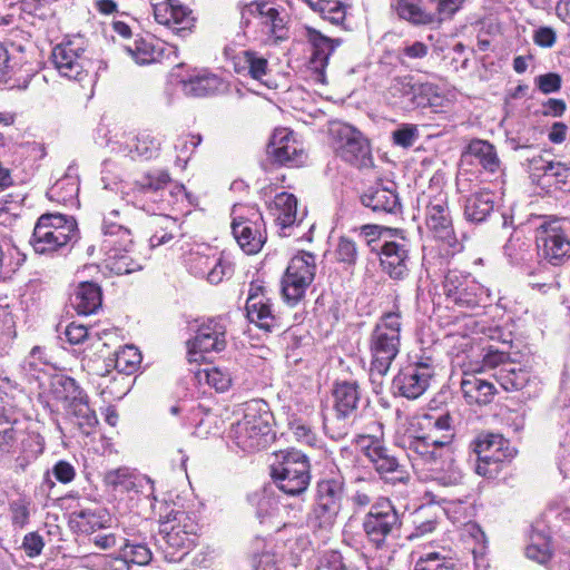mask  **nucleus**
<instances>
[{"label":"nucleus","mask_w":570,"mask_h":570,"mask_svg":"<svg viewBox=\"0 0 570 570\" xmlns=\"http://www.w3.org/2000/svg\"><path fill=\"white\" fill-rule=\"evenodd\" d=\"M105 487L117 494H130L138 493L144 490L145 487L153 489V482L150 479L137 474L135 471L127 466H120L107 471L104 475Z\"/></svg>","instance_id":"25"},{"label":"nucleus","mask_w":570,"mask_h":570,"mask_svg":"<svg viewBox=\"0 0 570 570\" xmlns=\"http://www.w3.org/2000/svg\"><path fill=\"white\" fill-rule=\"evenodd\" d=\"M70 523L82 533H91L98 529L107 527L110 517L101 508H80L70 513Z\"/></svg>","instance_id":"34"},{"label":"nucleus","mask_w":570,"mask_h":570,"mask_svg":"<svg viewBox=\"0 0 570 570\" xmlns=\"http://www.w3.org/2000/svg\"><path fill=\"white\" fill-rule=\"evenodd\" d=\"M183 88L186 95L202 97L213 95L224 88L223 80L208 71H199L188 78L180 77L176 71L171 73Z\"/></svg>","instance_id":"30"},{"label":"nucleus","mask_w":570,"mask_h":570,"mask_svg":"<svg viewBox=\"0 0 570 570\" xmlns=\"http://www.w3.org/2000/svg\"><path fill=\"white\" fill-rule=\"evenodd\" d=\"M194 17L191 14V10L187 7L178 3L174 17L171 18L169 28L177 30L178 32H185L190 30L194 26Z\"/></svg>","instance_id":"64"},{"label":"nucleus","mask_w":570,"mask_h":570,"mask_svg":"<svg viewBox=\"0 0 570 570\" xmlns=\"http://www.w3.org/2000/svg\"><path fill=\"white\" fill-rule=\"evenodd\" d=\"M154 510L159 517V531L170 547L186 549L194 544L199 525L193 512L174 502H161Z\"/></svg>","instance_id":"7"},{"label":"nucleus","mask_w":570,"mask_h":570,"mask_svg":"<svg viewBox=\"0 0 570 570\" xmlns=\"http://www.w3.org/2000/svg\"><path fill=\"white\" fill-rule=\"evenodd\" d=\"M525 556L540 564L546 563L551 557L549 541L541 537H538V541L532 539V542L525 548Z\"/></svg>","instance_id":"62"},{"label":"nucleus","mask_w":570,"mask_h":570,"mask_svg":"<svg viewBox=\"0 0 570 570\" xmlns=\"http://www.w3.org/2000/svg\"><path fill=\"white\" fill-rule=\"evenodd\" d=\"M266 151L276 163L288 167H299L307 159L302 144L288 128L274 130Z\"/></svg>","instance_id":"21"},{"label":"nucleus","mask_w":570,"mask_h":570,"mask_svg":"<svg viewBox=\"0 0 570 570\" xmlns=\"http://www.w3.org/2000/svg\"><path fill=\"white\" fill-rule=\"evenodd\" d=\"M154 224L160 228V230H156L155 234L150 237V245L153 247L164 245L170 242L177 230V220L168 217V216H159L154 219Z\"/></svg>","instance_id":"55"},{"label":"nucleus","mask_w":570,"mask_h":570,"mask_svg":"<svg viewBox=\"0 0 570 570\" xmlns=\"http://www.w3.org/2000/svg\"><path fill=\"white\" fill-rule=\"evenodd\" d=\"M198 380H205L206 383L213 386L218 392H225L232 384V376L227 370L219 367H206L197 373Z\"/></svg>","instance_id":"53"},{"label":"nucleus","mask_w":570,"mask_h":570,"mask_svg":"<svg viewBox=\"0 0 570 570\" xmlns=\"http://www.w3.org/2000/svg\"><path fill=\"white\" fill-rule=\"evenodd\" d=\"M397 16L413 24L438 22L436 14L422 8V0H396L393 4Z\"/></svg>","instance_id":"38"},{"label":"nucleus","mask_w":570,"mask_h":570,"mask_svg":"<svg viewBox=\"0 0 570 570\" xmlns=\"http://www.w3.org/2000/svg\"><path fill=\"white\" fill-rule=\"evenodd\" d=\"M79 191L76 180H56L48 189L47 196L50 200L68 204L72 203Z\"/></svg>","instance_id":"54"},{"label":"nucleus","mask_w":570,"mask_h":570,"mask_svg":"<svg viewBox=\"0 0 570 570\" xmlns=\"http://www.w3.org/2000/svg\"><path fill=\"white\" fill-rule=\"evenodd\" d=\"M466 154L475 157L489 174H495L500 169V159L495 148L487 140H472L466 147Z\"/></svg>","instance_id":"40"},{"label":"nucleus","mask_w":570,"mask_h":570,"mask_svg":"<svg viewBox=\"0 0 570 570\" xmlns=\"http://www.w3.org/2000/svg\"><path fill=\"white\" fill-rule=\"evenodd\" d=\"M11 525L16 530L23 529L30 519V502L26 499L13 500L9 504Z\"/></svg>","instance_id":"59"},{"label":"nucleus","mask_w":570,"mask_h":570,"mask_svg":"<svg viewBox=\"0 0 570 570\" xmlns=\"http://www.w3.org/2000/svg\"><path fill=\"white\" fill-rule=\"evenodd\" d=\"M246 313L250 323L267 333L281 327L279 316L274 312L268 297H247Z\"/></svg>","instance_id":"28"},{"label":"nucleus","mask_w":570,"mask_h":570,"mask_svg":"<svg viewBox=\"0 0 570 570\" xmlns=\"http://www.w3.org/2000/svg\"><path fill=\"white\" fill-rule=\"evenodd\" d=\"M273 456L271 475L279 490L289 495L305 492L311 480L307 456L294 449L273 453Z\"/></svg>","instance_id":"6"},{"label":"nucleus","mask_w":570,"mask_h":570,"mask_svg":"<svg viewBox=\"0 0 570 570\" xmlns=\"http://www.w3.org/2000/svg\"><path fill=\"white\" fill-rule=\"evenodd\" d=\"M22 368L27 375L39 379L41 373L53 368L51 357L43 347L35 346L22 362Z\"/></svg>","instance_id":"44"},{"label":"nucleus","mask_w":570,"mask_h":570,"mask_svg":"<svg viewBox=\"0 0 570 570\" xmlns=\"http://www.w3.org/2000/svg\"><path fill=\"white\" fill-rule=\"evenodd\" d=\"M450 550L428 551L415 562V570H455Z\"/></svg>","instance_id":"47"},{"label":"nucleus","mask_w":570,"mask_h":570,"mask_svg":"<svg viewBox=\"0 0 570 570\" xmlns=\"http://www.w3.org/2000/svg\"><path fill=\"white\" fill-rule=\"evenodd\" d=\"M434 374L432 360L430 357L420 358L400 370L393 380V386L400 395L415 400L426 392Z\"/></svg>","instance_id":"19"},{"label":"nucleus","mask_w":570,"mask_h":570,"mask_svg":"<svg viewBox=\"0 0 570 570\" xmlns=\"http://www.w3.org/2000/svg\"><path fill=\"white\" fill-rule=\"evenodd\" d=\"M265 407L266 404L261 402L247 404L244 416L230 428L229 436L246 452L265 448L271 439L272 415Z\"/></svg>","instance_id":"5"},{"label":"nucleus","mask_w":570,"mask_h":570,"mask_svg":"<svg viewBox=\"0 0 570 570\" xmlns=\"http://www.w3.org/2000/svg\"><path fill=\"white\" fill-rule=\"evenodd\" d=\"M51 58L60 76L71 80L81 81L95 69V62L87 50V41L81 36L57 45Z\"/></svg>","instance_id":"11"},{"label":"nucleus","mask_w":570,"mask_h":570,"mask_svg":"<svg viewBox=\"0 0 570 570\" xmlns=\"http://www.w3.org/2000/svg\"><path fill=\"white\" fill-rule=\"evenodd\" d=\"M269 210L282 236H295L297 239L305 238L308 242L312 240L311 232L313 224L307 226L308 232L306 234L296 232L303 227L306 210L298 212L295 195L287 191L276 194L269 205Z\"/></svg>","instance_id":"17"},{"label":"nucleus","mask_w":570,"mask_h":570,"mask_svg":"<svg viewBox=\"0 0 570 570\" xmlns=\"http://www.w3.org/2000/svg\"><path fill=\"white\" fill-rule=\"evenodd\" d=\"M535 220L539 257L552 266L563 265L570 258V237L564 222L552 216H538Z\"/></svg>","instance_id":"9"},{"label":"nucleus","mask_w":570,"mask_h":570,"mask_svg":"<svg viewBox=\"0 0 570 570\" xmlns=\"http://www.w3.org/2000/svg\"><path fill=\"white\" fill-rule=\"evenodd\" d=\"M351 416L352 415L336 413L335 410H333L332 413L324 415L323 428L325 433L335 441L343 440L350 432Z\"/></svg>","instance_id":"48"},{"label":"nucleus","mask_w":570,"mask_h":570,"mask_svg":"<svg viewBox=\"0 0 570 570\" xmlns=\"http://www.w3.org/2000/svg\"><path fill=\"white\" fill-rule=\"evenodd\" d=\"M438 98L436 87L432 83L415 82L413 85L412 94V109L425 108L434 105V99Z\"/></svg>","instance_id":"58"},{"label":"nucleus","mask_w":570,"mask_h":570,"mask_svg":"<svg viewBox=\"0 0 570 570\" xmlns=\"http://www.w3.org/2000/svg\"><path fill=\"white\" fill-rule=\"evenodd\" d=\"M361 202L373 212L393 213L400 207L399 196L394 180H387V185L375 183L362 195Z\"/></svg>","instance_id":"27"},{"label":"nucleus","mask_w":570,"mask_h":570,"mask_svg":"<svg viewBox=\"0 0 570 570\" xmlns=\"http://www.w3.org/2000/svg\"><path fill=\"white\" fill-rule=\"evenodd\" d=\"M344 482L341 478H331L317 483L316 499L307 514L306 523L314 533H328L342 508Z\"/></svg>","instance_id":"8"},{"label":"nucleus","mask_w":570,"mask_h":570,"mask_svg":"<svg viewBox=\"0 0 570 570\" xmlns=\"http://www.w3.org/2000/svg\"><path fill=\"white\" fill-rule=\"evenodd\" d=\"M77 235V223L61 214L41 215L33 228L31 245L36 253L47 254L67 246Z\"/></svg>","instance_id":"10"},{"label":"nucleus","mask_w":570,"mask_h":570,"mask_svg":"<svg viewBox=\"0 0 570 570\" xmlns=\"http://www.w3.org/2000/svg\"><path fill=\"white\" fill-rule=\"evenodd\" d=\"M335 254L338 262L353 265L357 259V246L354 240L347 237H341Z\"/></svg>","instance_id":"63"},{"label":"nucleus","mask_w":570,"mask_h":570,"mask_svg":"<svg viewBox=\"0 0 570 570\" xmlns=\"http://www.w3.org/2000/svg\"><path fill=\"white\" fill-rule=\"evenodd\" d=\"M139 350L132 345H126L116 353L115 367L127 375L136 372L141 363Z\"/></svg>","instance_id":"51"},{"label":"nucleus","mask_w":570,"mask_h":570,"mask_svg":"<svg viewBox=\"0 0 570 570\" xmlns=\"http://www.w3.org/2000/svg\"><path fill=\"white\" fill-rule=\"evenodd\" d=\"M252 566L254 570H278L275 554L262 538H256L253 542Z\"/></svg>","instance_id":"50"},{"label":"nucleus","mask_w":570,"mask_h":570,"mask_svg":"<svg viewBox=\"0 0 570 570\" xmlns=\"http://www.w3.org/2000/svg\"><path fill=\"white\" fill-rule=\"evenodd\" d=\"M50 393L53 400L60 402L65 410L78 401V399L86 395L78 383L72 377L66 375H56L52 377Z\"/></svg>","instance_id":"36"},{"label":"nucleus","mask_w":570,"mask_h":570,"mask_svg":"<svg viewBox=\"0 0 570 570\" xmlns=\"http://www.w3.org/2000/svg\"><path fill=\"white\" fill-rule=\"evenodd\" d=\"M118 209H110L102 220L101 252L105 254V265L117 275L130 274L142 268L141 262L132 257L134 242L130 229L125 226V219Z\"/></svg>","instance_id":"3"},{"label":"nucleus","mask_w":570,"mask_h":570,"mask_svg":"<svg viewBox=\"0 0 570 570\" xmlns=\"http://www.w3.org/2000/svg\"><path fill=\"white\" fill-rule=\"evenodd\" d=\"M31 456H38L43 451V441L39 435L24 439V431L12 406L0 407V459L13 455L19 445Z\"/></svg>","instance_id":"15"},{"label":"nucleus","mask_w":570,"mask_h":570,"mask_svg":"<svg viewBox=\"0 0 570 570\" xmlns=\"http://www.w3.org/2000/svg\"><path fill=\"white\" fill-rule=\"evenodd\" d=\"M494 207V194L482 189L470 195L464 205V216L473 223L487 219Z\"/></svg>","instance_id":"37"},{"label":"nucleus","mask_w":570,"mask_h":570,"mask_svg":"<svg viewBox=\"0 0 570 570\" xmlns=\"http://www.w3.org/2000/svg\"><path fill=\"white\" fill-rule=\"evenodd\" d=\"M306 38L313 48L309 69L313 71L314 80L318 83H325V68L330 56L340 46V40L331 39L312 27H306Z\"/></svg>","instance_id":"23"},{"label":"nucleus","mask_w":570,"mask_h":570,"mask_svg":"<svg viewBox=\"0 0 570 570\" xmlns=\"http://www.w3.org/2000/svg\"><path fill=\"white\" fill-rule=\"evenodd\" d=\"M362 525L368 541L376 548H383L389 538L399 533L402 521L392 502L381 498L371 505Z\"/></svg>","instance_id":"14"},{"label":"nucleus","mask_w":570,"mask_h":570,"mask_svg":"<svg viewBox=\"0 0 570 570\" xmlns=\"http://www.w3.org/2000/svg\"><path fill=\"white\" fill-rule=\"evenodd\" d=\"M414 81L411 77L395 78L386 92V100L402 109H412Z\"/></svg>","instance_id":"43"},{"label":"nucleus","mask_w":570,"mask_h":570,"mask_svg":"<svg viewBox=\"0 0 570 570\" xmlns=\"http://www.w3.org/2000/svg\"><path fill=\"white\" fill-rule=\"evenodd\" d=\"M495 379L505 391L522 390L530 380V374L525 368L510 362L500 367L495 373Z\"/></svg>","instance_id":"41"},{"label":"nucleus","mask_w":570,"mask_h":570,"mask_svg":"<svg viewBox=\"0 0 570 570\" xmlns=\"http://www.w3.org/2000/svg\"><path fill=\"white\" fill-rule=\"evenodd\" d=\"M401 331V313L393 311L384 313L370 334V380L376 393L380 392L383 377L389 373L393 361L400 353Z\"/></svg>","instance_id":"2"},{"label":"nucleus","mask_w":570,"mask_h":570,"mask_svg":"<svg viewBox=\"0 0 570 570\" xmlns=\"http://www.w3.org/2000/svg\"><path fill=\"white\" fill-rule=\"evenodd\" d=\"M66 411L78 420V425L81 429H91L98 423L95 411L89 406L87 394L68 406Z\"/></svg>","instance_id":"52"},{"label":"nucleus","mask_w":570,"mask_h":570,"mask_svg":"<svg viewBox=\"0 0 570 570\" xmlns=\"http://www.w3.org/2000/svg\"><path fill=\"white\" fill-rule=\"evenodd\" d=\"M410 244L405 238L385 242L380 248L382 269L393 279H404L410 272Z\"/></svg>","instance_id":"22"},{"label":"nucleus","mask_w":570,"mask_h":570,"mask_svg":"<svg viewBox=\"0 0 570 570\" xmlns=\"http://www.w3.org/2000/svg\"><path fill=\"white\" fill-rule=\"evenodd\" d=\"M334 407L336 413L353 415L360 401L358 385L355 381L336 382L333 392Z\"/></svg>","instance_id":"35"},{"label":"nucleus","mask_w":570,"mask_h":570,"mask_svg":"<svg viewBox=\"0 0 570 570\" xmlns=\"http://www.w3.org/2000/svg\"><path fill=\"white\" fill-rule=\"evenodd\" d=\"M200 142V135L188 134L179 137L175 145V148L178 151L177 163H181V166L184 167L187 164L190 154Z\"/></svg>","instance_id":"61"},{"label":"nucleus","mask_w":570,"mask_h":570,"mask_svg":"<svg viewBox=\"0 0 570 570\" xmlns=\"http://www.w3.org/2000/svg\"><path fill=\"white\" fill-rule=\"evenodd\" d=\"M125 50L138 65H148L160 59L161 47L155 45L153 40L139 38L134 40L131 45H126Z\"/></svg>","instance_id":"42"},{"label":"nucleus","mask_w":570,"mask_h":570,"mask_svg":"<svg viewBox=\"0 0 570 570\" xmlns=\"http://www.w3.org/2000/svg\"><path fill=\"white\" fill-rule=\"evenodd\" d=\"M463 397L469 405H487L492 402L497 389L493 383L475 373H464L461 381Z\"/></svg>","instance_id":"29"},{"label":"nucleus","mask_w":570,"mask_h":570,"mask_svg":"<svg viewBox=\"0 0 570 570\" xmlns=\"http://www.w3.org/2000/svg\"><path fill=\"white\" fill-rule=\"evenodd\" d=\"M416 208L424 215L425 225L435 238L450 247L456 244L448 196L439 180H429L428 187L416 198Z\"/></svg>","instance_id":"4"},{"label":"nucleus","mask_w":570,"mask_h":570,"mask_svg":"<svg viewBox=\"0 0 570 570\" xmlns=\"http://www.w3.org/2000/svg\"><path fill=\"white\" fill-rule=\"evenodd\" d=\"M445 294L455 305L474 308L485 305L489 301V291L470 275L449 272L444 281Z\"/></svg>","instance_id":"20"},{"label":"nucleus","mask_w":570,"mask_h":570,"mask_svg":"<svg viewBox=\"0 0 570 570\" xmlns=\"http://www.w3.org/2000/svg\"><path fill=\"white\" fill-rule=\"evenodd\" d=\"M453 429L449 414H425L413 421L396 440L412 466L416 470L432 468L443 455L450 453Z\"/></svg>","instance_id":"1"},{"label":"nucleus","mask_w":570,"mask_h":570,"mask_svg":"<svg viewBox=\"0 0 570 570\" xmlns=\"http://www.w3.org/2000/svg\"><path fill=\"white\" fill-rule=\"evenodd\" d=\"M313 11L333 24H340L346 16L345 6L340 0H302Z\"/></svg>","instance_id":"45"},{"label":"nucleus","mask_w":570,"mask_h":570,"mask_svg":"<svg viewBox=\"0 0 570 570\" xmlns=\"http://www.w3.org/2000/svg\"><path fill=\"white\" fill-rule=\"evenodd\" d=\"M70 302L78 314H94L101 306L100 287L92 282H82L75 288Z\"/></svg>","instance_id":"33"},{"label":"nucleus","mask_w":570,"mask_h":570,"mask_svg":"<svg viewBox=\"0 0 570 570\" xmlns=\"http://www.w3.org/2000/svg\"><path fill=\"white\" fill-rule=\"evenodd\" d=\"M419 137V128L413 124H402L392 132L393 144L402 148L412 147Z\"/></svg>","instance_id":"60"},{"label":"nucleus","mask_w":570,"mask_h":570,"mask_svg":"<svg viewBox=\"0 0 570 570\" xmlns=\"http://www.w3.org/2000/svg\"><path fill=\"white\" fill-rule=\"evenodd\" d=\"M232 218V233L239 247L249 255L258 253L266 240L262 213L255 207L235 205Z\"/></svg>","instance_id":"13"},{"label":"nucleus","mask_w":570,"mask_h":570,"mask_svg":"<svg viewBox=\"0 0 570 570\" xmlns=\"http://www.w3.org/2000/svg\"><path fill=\"white\" fill-rule=\"evenodd\" d=\"M121 556L127 559V563H134L138 566H146L151 560L150 549L142 543H130L127 541L121 548Z\"/></svg>","instance_id":"57"},{"label":"nucleus","mask_w":570,"mask_h":570,"mask_svg":"<svg viewBox=\"0 0 570 570\" xmlns=\"http://www.w3.org/2000/svg\"><path fill=\"white\" fill-rule=\"evenodd\" d=\"M160 146L161 140L159 137L148 131H142L135 137L134 144L128 150V155L132 159L136 157L150 159L158 154Z\"/></svg>","instance_id":"46"},{"label":"nucleus","mask_w":570,"mask_h":570,"mask_svg":"<svg viewBox=\"0 0 570 570\" xmlns=\"http://www.w3.org/2000/svg\"><path fill=\"white\" fill-rule=\"evenodd\" d=\"M234 273V264L228 255L224 253L216 254L213 265L207 275V281L210 284H219L225 278H228Z\"/></svg>","instance_id":"56"},{"label":"nucleus","mask_w":570,"mask_h":570,"mask_svg":"<svg viewBox=\"0 0 570 570\" xmlns=\"http://www.w3.org/2000/svg\"><path fill=\"white\" fill-rule=\"evenodd\" d=\"M330 135L337 155L346 163L360 169L373 166L370 144L361 131L347 124L333 122Z\"/></svg>","instance_id":"12"},{"label":"nucleus","mask_w":570,"mask_h":570,"mask_svg":"<svg viewBox=\"0 0 570 570\" xmlns=\"http://www.w3.org/2000/svg\"><path fill=\"white\" fill-rule=\"evenodd\" d=\"M247 11L256 13L264 31L275 39L285 38L286 35V16L267 2H253L247 7Z\"/></svg>","instance_id":"32"},{"label":"nucleus","mask_w":570,"mask_h":570,"mask_svg":"<svg viewBox=\"0 0 570 570\" xmlns=\"http://www.w3.org/2000/svg\"><path fill=\"white\" fill-rule=\"evenodd\" d=\"M475 452L485 462L503 463L512 460L517 451L501 434L488 433L478 438Z\"/></svg>","instance_id":"26"},{"label":"nucleus","mask_w":570,"mask_h":570,"mask_svg":"<svg viewBox=\"0 0 570 570\" xmlns=\"http://www.w3.org/2000/svg\"><path fill=\"white\" fill-rule=\"evenodd\" d=\"M219 252L213 250L212 248L205 247L202 250L197 249L189 254L188 267L189 271L198 277H206L213 265V261L216 258V254Z\"/></svg>","instance_id":"49"},{"label":"nucleus","mask_w":570,"mask_h":570,"mask_svg":"<svg viewBox=\"0 0 570 570\" xmlns=\"http://www.w3.org/2000/svg\"><path fill=\"white\" fill-rule=\"evenodd\" d=\"M253 500L256 505V518L261 524L276 531L287 525L282 518L284 507L279 504L274 493L264 491L261 494L254 495Z\"/></svg>","instance_id":"31"},{"label":"nucleus","mask_w":570,"mask_h":570,"mask_svg":"<svg viewBox=\"0 0 570 570\" xmlns=\"http://www.w3.org/2000/svg\"><path fill=\"white\" fill-rule=\"evenodd\" d=\"M315 272L314 254L301 252L292 257L282 279V293L287 304L294 306L304 297L315 277Z\"/></svg>","instance_id":"16"},{"label":"nucleus","mask_w":570,"mask_h":570,"mask_svg":"<svg viewBox=\"0 0 570 570\" xmlns=\"http://www.w3.org/2000/svg\"><path fill=\"white\" fill-rule=\"evenodd\" d=\"M167 180H155L148 181V184H141L136 189L135 180H111L106 184L100 194L101 202L109 204L115 202L117 198L127 203H135L138 200V194H154L165 187Z\"/></svg>","instance_id":"24"},{"label":"nucleus","mask_w":570,"mask_h":570,"mask_svg":"<svg viewBox=\"0 0 570 570\" xmlns=\"http://www.w3.org/2000/svg\"><path fill=\"white\" fill-rule=\"evenodd\" d=\"M227 345V325L223 317L203 321L188 341V361L199 362L204 353L222 352Z\"/></svg>","instance_id":"18"},{"label":"nucleus","mask_w":570,"mask_h":570,"mask_svg":"<svg viewBox=\"0 0 570 570\" xmlns=\"http://www.w3.org/2000/svg\"><path fill=\"white\" fill-rule=\"evenodd\" d=\"M237 72L246 71L254 80L264 82V78L269 72L268 60L264 56L253 50L240 52L235 62Z\"/></svg>","instance_id":"39"}]
</instances>
